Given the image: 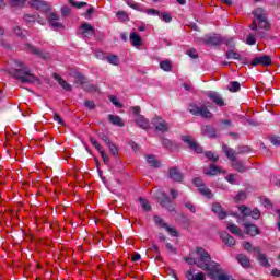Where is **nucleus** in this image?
<instances>
[{"instance_id": "nucleus-1", "label": "nucleus", "mask_w": 280, "mask_h": 280, "mask_svg": "<svg viewBox=\"0 0 280 280\" xmlns=\"http://www.w3.org/2000/svg\"><path fill=\"white\" fill-rule=\"evenodd\" d=\"M196 255L198 258L185 257L184 260L189 266H197L201 270L208 272V277H212L215 272H220V262L211 260V255L202 247L196 248Z\"/></svg>"}, {"instance_id": "nucleus-2", "label": "nucleus", "mask_w": 280, "mask_h": 280, "mask_svg": "<svg viewBox=\"0 0 280 280\" xmlns=\"http://www.w3.org/2000/svg\"><path fill=\"white\" fill-rule=\"evenodd\" d=\"M15 69L10 71V74L22 82L23 84H32V82H36V75L32 73V70L25 66L23 61L14 60Z\"/></svg>"}, {"instance_id": "nucleus-3", "label": "nucleus", "mask_w": 280, "mask_h": 280, "mask_svg": "<svg viewBox=\"0 0 280 280\" xmlns=\"http://www.w3.org/2000/svg\"><path fill=\"white\" fill-rule=\"evenodd\" d=\"M155 198H156L159 205L163 209H167L170 211V213H174V211H176V208H174V206L172 205V199L170 198V195H167L165 191L158 190L155 192Z\"/></svg>"}, {"instance_id": "nucleus-4", "label": "nucleus", "mask_w": 280, "mask_h": 280, "mask_svg": "<svg viewBox=\"0 0 280 280\" xmlns=\"http://www.w3.org/2000/svg\"><path fill=\"white\" fill-rule=\"evenodd\" d=\"M188 110L191 115H195V117H205L206 119H211L213 117V114H211L206 106L199 107L196 104H190Z\"/></svg>"}, {"instance_id": "nucleus-5", "label": "nucleus", "mask_w": 280, "mask_h": 280, "mask_svg": "<svg viewBox=\"0 0 280 280\" xmlns=\"http://www.w3.org/2000/svg\"><path fill=\"white\" fill-rule=\"evenodd\" d=\"M31 8H34L38 12H42V14H47L48 12H51V4L47 1L43 0H31L30 1Z\"/></svg>"}, {"instance_id": "nucleus-6", "label": "nucleus", "mask_w": 280, "mask_h": 280, "mask_svg": "<svg viewBox=\"0 0 280 280\" xmlns=\"http://www.w3.org/2000/svg\"><path fill=\"white\" fill-rule=\"evenodd\" d=\"M182 141H184V143H187V145H189L190 150H194V152H196V154H202V152H205L202 147L198 142H196V140H194V138H191V136H183Z\"/></svg>"}, {"instance_id": "nucleus-7", "label": "nucleus", "mask_w": 280, "mask_h": 280, "mask_svg": "<svg viewBox=\"0 0 280 280\" xmlns=\"http://www.w3.org/2000/svg\"><path fill=\"white\" fill-rule=\"evenodd\" d=\"M153 220L158 226H160L161 229H165L170 233V235H172V237H178V230L167 225V223H165V221H163L161 217L154 215Z\"/></svg>"}, {"instance_id": "nucleus-8", "label": "nucleus", "mask_w": 280, "mask_h": 280, "mask_svg": "<svg viewBox=\"0 0 280 280\" xmlns=\"http://www.w3.org/2000/svg\"><path fill=\"white\" fill-rule=\"evenodd\" d=\"M168 178L173 180V183H183L185 179V175L180 172L178 166H173L168 168Z\"/></svg>"}, {"instance_id": "nucleus-9", "label": "nucleus", "mask_w": 280, "mask_h": 280, "mask_svg": "<svg viewBox=\"0 0 280 280\" xmlns=\"http://www.w3.org/2000/svg\"><path fill=\"white\" fill-rule=\"evenodd\" d=\"M254 253H257V261L259 266H262V268H270V261L268 260V256L264 253H261L260 247H254Z\"/></svg>"}, {"instance_id": "nucleus-10", "label": "nucleus", "mask_w": 280, "mask_h": 280, "mask_svg": "<svg viewBox=\"0 0 280 280\" xmlns=\"http://www.w3.org/2000/svg\"><path fill=\"white\" fill-rule=\"evenodd\" d=\"M153 124L155 126V130H159V132H170V125L167 121L161 118V116H155L153 118Z\"/></svg>"}, {"instance_id": "nucleus-11", "label": "nucleus", "mask_w": 280, "mask_h": 280, "mask_svg": "<svg viewBox=\"0 0 280 280\" xmlns=\"http://www.w3.org/2000/svg\"><path fill=\"white\" fill-rule=\"evenodd\" d=\"M243 226L245 229L246 235H250V237H257V235H261V230L258 229L257 225L244 221Z\"/></svg>"}, {"instance_id": "nucleus-12", "label": "nucleus", "mask_w": 280, "mask_h": 280, "mask_svg": "<svg viewBox=\"0 0 280 280\" xmlns=\"http://www.w3.org/2000/svg\"><path fill=\"white\" fill-rule=\"evenodd\" d=\"M257 65H261L262 67H270L272 65V58L269 55L255 57L252 60V67H257Z\"/></svg>"}, {"instance_id": "nucleus-13", "label": "nucleus", "mask_w": 280, "mask_h": 280, "mask_svg": "<svg viewBox=\"0 0 280 280\" xmlns=\"http://www.w3.org/2000/svg\"><path fill=\"white\" fill-rule=\"evenodd\" d=\"M202 43H205V45H210L211 47H220V45L224 43V39L220 35H211L208 38H203Z\"/></svg>"}, {"instance_id": "nucleus-14", "label": "nucleus", "mask_w": 280, "mask_h": 280, "mask_svg": "<svg viewBox=\"0 0 280 280\" xmlns=\"http://www.w3.org/2000/svg\"><path fill=\"white\" fill-rule=\"evenodd\" d=\"M212 213H215L219 218V220H225V218L229 217V213L224 208H222V205L220 202L212 203Z\"/></svg>"}, {"instance_id": "nucleus-15", "label": "nucleus", "mask_w": 280, "mask_h": 280, "mask_svg": "<svg viewBox=\"0 0 280 280\" xmlns=\"http://www.w3.org/2000/svg\"><path fill=\"white\" fill-rule=\"evenodd\" d=\"M201 135L203 137H208L209 139H215L218 137V131L211 125H202Z\"/></svg>"}, {"instance_id": "nucleus-16", "label": "nucleus", "mask_w": 280, "mask_h": 280, "mask_svg": "<svg viewBox=\"0 0 280 280\" xmlns=\"http://www.w3.org/2000/svg\"><path fill=\"white\" fill-rule=\"evenodd\" d=\"M47 21L49 25L52 27V30H56L57 27L65 30V25L58 21H60V16L56 13H50L47 18Z\"/></svg>"}, {"instance_id": "nucleus-17", "label": "nucleus", "mask_w": 280, "mask_h": 280, "mask_svg": "<svg viewBox=\"0 0 280 280\" xmlns=\"http://www.w3.org/2000/svg\"><path fill=\"white\" fill-rule=\"evenodd\" d=\"M220 238L222 240V242L225 243V246H229L230 248L237 244L235 237L231 236V234H229L228 232H221Z\"/></svg>"}, {"instance_id": "nucleus-18", "label": "nucleus", "mask_w": 280, "mask_h": 280, "mask_svg": "<svg viewBox=\"0 0 280 280\" xmlns=\"http://www.w3.org/2000/svg\"><path fill=\"white\" fill-rule=\"evenodd\" d=\"M52 78L58 82L59 86H61L63 91H68V92L72 91L71 84H69L62 77H60V74L54 73Z\"/></svg>"}, {"instance_id": "nucleus-19", "label": "nucleus", "mask_w": 280, "mask_h": 280, "mask_svg": "<svg viewBox=\"0 0 280 280\" xmlns=\"http://www.w3.org/2000/svg\"><path fill=\"white\" fill-rule=\"evenodd\" d=\"M176 221L183 226V229L189 230L191 228V219L187 218L184 213H179Z\"/></svg>"}, {"instance_id": "nucleus-20", "label": "nucleus", "mask_w": 280, "mask_h": 280, "mask_svg": "<svg viewBox=\"0 0 280 280\" xmlns=\"http://www.w3.org/2000/svg\"><path fill=\"white\" fill-rule=\"evenodd\" d=\"M209 100H211L217 106H224V98L218 92H209Z\"/></svg>"}, {"instance_id": "nucleus-21", "label": "nucleus", "mask_w": 280, "mask_h": 280, "mask_svg": "<svg viewBox=\"0 0 280 280\" xmlns=\"http://www.w3.org/2000/svg\"><path fill=\"white\" fill-rule=\"evenodd\" d=\"M222 152L225 154V156L229 159V161H235L237 160V152L233 149H231L230 147H228L226 144L222 145Z\"/></svg>"}, {"instance_id": "nucleus-22", "label": "nucleus", "mask_w": 280, "mask_h": 280, "mask_svg": "<svg viewBox=\"0 0 280 280\" xmlns=\"http://www.w3.org/2000/svg\"><path fill=\"white\" fill-rule=\"evenodd\" d=\"M136 125L142 130H148V128H150V120L143 117V115H138L136 117Z\"/></svg>"}, {"instance_id": "nucleus-23", "label": "nucleus", "mask_w": 280, "mask_h": 280, "mask_svg": "<svg viewBox=\"0 0 280 280\" xmlns=\"http://www.w3.org/2000/svg\"><path fill=\"white\" fill-rule=\"evenodd\" d=\"M256 19L258 21L259 30H270V22L268 21V15L266 13L265 15H259Z\"/></svg>"}, {"instance_id": "nucleus-24", "label": "nucleus", "mask_w": 280, "mask_h": 280, "mask_svg": "<svg viewBox=\"0 0 280 280\" xmlns=\"http://www.w3.org/2000/svg\"><path fill=\"white\" fill-rule=\"evenodd\" d=\"M108 121L112 122L113 126H118V128H124V126H126L124 119H121V117L117 115L109 114Z\"/></svg>"}, {"instance_id": "nucleus-25", "label": "nucleus", "mask_w": 280, "mask_h": 280, "mask_svg": "<svg viewBox=\"0 0 280 280\" xmlns=\"http://www.w3.org/2000/svg\"><path fill=\"white\" fill-rule=\"evenodd\" d=\"M186 279L187 280H207V277L205 276V272L194 273V270L189 269L186 272Z\"/></svg>"}, {"instance_id": "nucleus-26", "label": "nucleus", "mask_w": 280, "mask_h": 280, "mask_svg": "<svg viewBox=\"0 0 280 280\" xmlns=\"http://www.w3.org/2000/svg\"><path fill=\"white\" fill-rule=\"evenodd\" d=\"M28 49L32 51V54H34V56H37V58H40L42 60H47L49 58V52H44L32 45L28 46Z\"/></svg>"}, {"instance_id": "nucleus-27", "label": "nucleus", "mask_w": 280, "mask_h": 280, "mask_svg": "<svg viewBox=\"0 0 280 280\" xmlns=\"http://www.w3.org/2000/svg\"><path fill=\"white\" fill-rule=\"evenodd\" d=\"M236 260L242 266V268H250V259L247 258L245 254H238Z\"/></svg>"}, {"instance_id": "nucleus-28", "label": "nucleus", "mask_w": 280, "mask_h": 280, "mask_svg": "<svg viewBox=\"0 0 280 280\" xmlns=\"http://www.w3.org/2000/svg\"><path fill=\"white\" fill-rule=\"evenodd\" d=\"M129 40L132 45V47H141V36L137 34V32H132L129 36Z\"/></svg>"}, {"instance_id": "nucleus-29", "label": "nucleus", "mask_w": 280, "mask_h": 280, "mask_svg": "<svg viewBox=\"0 0 280 280\" xmlns=\"http://www.w3.org/2000/svg\"><path fill=\"white\" fill-rule=\"evenodd\" d=\"M145 159L150 167H154V168L161 167V161L156 160L155 155H147Z\"/></svg>"}, {"instance_id": "nucleus-30", "label": "nucleus", "mask_w": 280, "mask_h": 280, "mask_svg": "<svg viewBox=\"0 0 280 280\" xmlns=\"http://www.w3.org/2000/svg\"><path fill=\"white\" fill-rule=\"evenodd\" d=\"M213 280H231V277L226 273H222V266L219 264V272H214L213 277H210Z\"/></svg>"}, {"instance_id": "nucleus-31", "label": "nucleus", "mask_w": 280, "mask_h": 280, "mask_svg": "<svg viewBox=\"0 0 280 280\" xmlns=\"http://www.w3.org/2000/svg\"><path fill=\"white\" fill-rule=\"evenodd\" d=\"M81 30H83L82 34H84L85 36H92V34H95V27H93L89 23H83L81 25Z\"/></svg>"}, {"instance_id": "nucleus-32", "label": "nucleus", "mask_w": 280, "mask_h": 280, "mask_svg": "<svg viewBox=\"0 0 280 280\" xmlns=\"http://www.w3.org/2000/svg\"><path fill=\"white\" fill-rule=\"evenodd\" d=\"M206 174L207 176H218V174H222V168L215 164H210L209 171Z\"/></svg>"}, {"instance_id": "nucleus-33", "label": "nucleus", "mask_w": 280, "mask_h": 280, "mask_svg": "<svg viewBox=\"0 0 280 280\" xmlns=\"http://www.w3.org/2000/svg\"><path fill=\"white\" fill-rule=\"evenodd\" d=\"M232 167H234L236 172H240V174H244V172H246V166L240 160L232 161Z\"/></svg>"}, {"instance_id": "nucleus-34", "label": "nucleus", "mask_w": 280, "mask_h": 280, "mask_svg": "<svg viewBox=\"0 0 280 280\" xmlns=\"http://www.w3.org/2000/svg\"><path fill=\"white\" fill-rule=\"evenodd\" d=\"M225 58L228 60H242V55L233 49H230L225 52Z\"/></svg>"}, {"instance_id": "nucleus-35", "label": "nucleus", "mask_w": 280, "mask_h": 280, "mask_svg": "<svg viewBox=\"0 0 280 280\" xmlns=\"http://www.w3.org/2000/svg\"><path fill=\"white\" fill-rule=\"evenodd\" d=\"M161 143L163 145V148H165L166 150H174V148H176V142L163 137L161 139Z\"/></svg>"}, {"instance_id": "nucleus-36", "label": "nucleus", "mask_w": 280, "mask_h": 280, "mask_svg": "<svg viewBox=\"0 0 280 280\" xmlns=\"http://www.w3.org/2000/svg\"><path fill=\"white\" fill-rule=\"evenodd\" d=\"M238 211L243 215V222H246V218H250L252 210L249 207L242 205L238 207Z\"/></svg>"}, {"instance_id": "nucleus-37", "label": "nucleus", "mask_w": 280, "mask_h": 280, "mask_svg": "<svg viewBox=\"0 0 280 280\" xmlns=\"http://www.w3.org/2000/svg\"><path fill=\"white\" fill-rule=\"evenodd\" d=\"M198 191L199 194H201V196H205L209 200H211V198L213 197V192L205 184L202 187L198 188Z\"/></svg>"}, {"instance_id": "nucleus-38", "label": "nucleus", "mask_w": 280, "mask_h": 280, "mask_svg": "<svg viewBox=\"0 0 280 280\" xmlns=\"http://www.w3.org/2000/svg\"><path fill=\"white\" fill-rule=\"evenodd\" d=\"M228 231H230V233H232L233 235L242 236V229H240V226L234 223L228 224Z\"/></svg>"}, {"instance_id": "nucleus-39", "label": "nucleus", "mask_w": 280, "mask_h": 280, "mask_svg": "<svg viewBox=\"0 0 280 280\" xmlns=\"http://www.w3.org/2000/svg\"><path fill=\"white\" fill-rule=\"evenodd\" d=\"M13 32L22 40H27V31H22L21 27L16 26L13 28Z\"/></svg>"}, {"instance_id": "nucleus-40", "label": "nucleus", "mask_w": 280, "mask_h": 280, "mask_svg": "<svg viewBox=\"0 0 280 280\" xmlns=\"http://www.w3.org/2000/svg\"><path fill=\"white\" fill-rule=\"evenodd\" d=\"M242 89V85L237 81L230 82V85L228 86V91L231 93H238V91Z\"/></svg>"}, {"instance_id": "nucleus-41", "label": "nucleus", "mask_w": 280, "mask_h": 280, "mask_svg": "<svg viewBox=\"0 0 280 280\" xmlns=\"http://www.w3.org/2000/svg\"><path fill=\"white\" fill-rule=\"evenodd\" d=\"M38 19H39L38 13L25 14V15L23 16V20H24L26 23H36V21H38Z\"/></svg>"}, {"instance_id": "nucleus-42", "label": "nucleus", "mask_w": 280, "mask_h": 280, "mask_svg": "<svg viewBox=\"0 0 280 280\" xmlns=\"http://www.w3.org/2000/svg\"><path fill=\"white\" fill-rule=\"evenodd\" d=\"M138 200L144 211H152V206L145 198L139 197Z\"/></svg>"}, {"instance_id": "nucleus-43", "label": "nucleus", "mask_w": 280, "mask_h": 280, "mask_svg": "<svg viewBox=\"0 0 280 280\" xmlns=\"http://www.w3.org/2000/svg\"><path fill=\"white\" fill-rule=\"evenodd\" d=\"M203 154L206 159H209V161H212V163H218V161H220V156L213 153V151H206Z\"/></svg>"}, {"instance_id": "nucleus-44", "label": "nucleus", "mask_w": 280, "mask_h": 280, "mask_svg": "<svg viewBox=\"0 0 280 280\" xmlns=\"http://www.w3.org/2000/svg\"><path fill=\"white\" fill-rule=\"evenodd\" d=\"M107 148H108L112 156H118L119 155V149L117 148V145H115V143L109 142L107 144Z\"/></svg>"}, {"instance_id": "nucleus-45", "label": "nucleus", "mask_w": 280, "mask_h": 280, "mask_svg": "<svg viewBox=\"0 0 280 280\" xmlns=\"http://www.w3.org/2000/svg\"><path fill=\"white\" fill-rule=\"evenodd\" d=\"M160 68L162 71H172V62L168 60H164L160 62Z\"/></svg>"}, {"instance_id": "nucleus-46", "label": "nucleus", "mask_w": 280, "mask_h": 280, "mask_svg": "<svg viewBox=\"0 0 280 280\" xmlns=\"http://www.w3.org/2000/svg\"><path fill=\"white\" fill-rule=\"evenodd\" d=\"M75 84H86V77H84L82 73L77 72L75 75Z\"/></svg>"}, {"instance_id": "nucleus-47", "label": "nucleus", "mask_w": 280, "mask_h": 280, "mask_svg": "<svg viewBox=\"0 0 280 280\" xmlns=\"http://www.w3.org/2000/svg\"><path fill=\"white\" fill-rule=\"evenodd\" d=\"M68 2L70 3V5L77 8L78 10H82V8H85V5H88L86 2H77L75 0H68Z\"/></svg>"}, {"instance_id": "nucleus-48", "label": "nucleus", "mask_w": 280, "mask_h": 280, "mask_svg": "<svg viewBox=\"0 0 280 280\" xmlns=\"http://www.w3.org/2000/svg\"><path fill=\"white\" fill-rule=\"evenodd\" d=\"M249 217L253 219V220H259V218H261V210L258 209V208H254L249 214Z\"/></svg>"}, {"instance_id": "nucleus-49", "label": "nucleus", "mask_w": 280, "mask_h": 280, "mask_svg": "<svg viewBox=\"0 0 280 280\" xmlns=\"http://www.w3.org/2000/svg\"><path fill=\"white\" fill-rule=\"evenodd\" d=\"M246 45H256L257 44V38L255 37V34L249 33L247 35V38L245 40Z\"/></svg>"}, {"instance_id": "nucleus-50", "label": "nucleus", "mask_w": 280, "mask_h": 280, "mask_svg": "<svg viewBox=\"0 0 280 280\" xmlns=\"http://www.w3.org/2000/svg\"><path fill=\"white\" fill-rule=\"evenodd\" d=\"M90 143H92L93 148H95V150H97L98 152L104 150V148H102L100 142H97V140L95 138H93L92 136H90Z\"/></svg>"}, {"instance_id": "nucleus-51", "label": "nucleus", "mask_w": 280, "mask_h": 280, "mask_svg": "<svg viewBox=\"0 0 280 280\" xmlns=\"http://www.w3.org/2000/svg\"><path fill=\"white\" fill-rule=\"evenodd\" d=\"M252 14L258 19L259 16H264L266 14V10L264 8H257L256 10L252 11Z\"/></svg>"}, {"instance_id": "nucleus-52", "label": "nucleus", "mask_w": 280, "mask_h": 280, "mask_svg": "<svg viewBox=\"0 0 280 280\" xmlns=\"http://www.w3.org/2000/svg\"><path fill=\"white\" fill-rule=\"evenodd\" d=\"M250 153V147L244 145V147H237L236 154H248Z\"/></svg>"}, {"instance_id": "nucleus-53", "label": "nucleus", "mask_w": 280, "mask_h": 280, "mask_svg": "<svg viewBox=\"0 0 280 280\" xmlns=\"http://www.w3.org/2000/svg\"><path fill=\"white\" fill-rule=\"evenodd\" d=\"M109 102H112V104H114V106L117 108H124V105L117 100V96L115 95L109 96Z\"/></svg>"}, {"instance_id": "nucleus-54", "label": "nucleus", "mask_w": 280, "mask_h": 280, "mask_svg": "<svg viewBox=\"0 0 280 280\" xmlns=\"http://www.w3.org/2000/svg\"><path fill=\"white\" fill-rule=\"evenodd\" d=\"M107 62L117 67V63L119 62V57H117L116 55H110L107 57Z\"/></svg>"}, {"instance_id": "nucleus-55", "label": "nucleus", "mask_w": 280, "mask_h": 280, "mask_svg": "<svg viewBox=\"0 0 280 280\" xmlns=\"http://www.w3.org/2000/svg\"><path fill=\"white\" fill-rule=\"evenodd\" d=\"M98 139H101V141H104V143L106 145H109V143H113L110 141V138H108V136L106 133H104V132L98 133Z\"/></svg>"}, {"instance_id": "nucleus-56", "label": "nucleus", "mask_w": 280, "mask_h": 280, "mask_svg": "<svg viewBox=\"0 0 280 280\" xmlns=\"http://www.w3.org/2000/svg\"><path fill=\"white\" fill-rule=\"evenodd\" d=\"M102 159H103V163H105V165H108V163H110V158H108V154H106V152L104 151V149H102L101 151H98Z\"/></svg>"}, {"instance_id": "nucleus-57", "label": "nucleus", "mask_w": 280, "mask_h": 280, "mask_svg": "<svg viewBox=\"0 0 280 280\" xmlns=\"http://www.w3.org/2000/svg\"><path fill=\"white\" fill-rule=\"evenodd\" d=\"M84 106L88 110H95V102L94 101H84Z\"/></svg>"}, {"instance_id": "nucleus-58", "label": "nucleus", "mask_w": 280, "mask_h": 280, "mask_svg": "<svg viewBox=\"0 0 280 280\" xmlns=\"http://www.w3.org/2000/svg\"><path fill=\"white\" fill-rule=\"evenodd\" d=\"M269 140L272 143V145H276V148H279V145H280V137L279 136H271Z\"/></svg>"}, {"instance_id": "nucleus-59", "label": "nucleus", "mask_w": 280, "mask_h": 280, "mask_svg": "<svg viewBox=\"0 0 280 280\" xmlns=\"http://www.w3.org/2000/svg\"><path fill=\"white\" fill-rule=\"evenodd\" d=\"M116 16L120 19V21H128V14H126V11H118Z\"/></svg>"}, {"instance_id": "nucleus-60", "label": "nucleus", "mask_w": 280, "mask_h": 280, "mask_svg": "<svg viewBox=\"0 0 280 280\" xmlns=\"http://www.w3.org/2000/svg\"><path fill=\"white\" fill-rule=\"evenodd\" d=\"M195 187H198V189L202 186H205V182H202V179L200 177H196L192 180Z\"/></svg>"}, {"instance_id": "nucleus-61", "label": "nucleus", "mask_w": 280, "mask_h": 280, "mask_svg": "<svg viewBox=\"0 0 280 280\" xmlns=\"http://www.w3.org/2000/svg\"><path fill=\"white\" fill-rule=\"evenodd\" d=\"M184 207L189 210L190 213H196V206L191 202H184Z\"/></svg>"}, {"instance_id": "nucleus-62", "label": "nucleus", "mask_w": 280, "mask_h": 280, "mask_svg": "<svg viewBox=\"0 0 280 280\" xmlns=\"http://www.w3.org/2000/svg\"><path fill=\"white\" fill-rule=\"evenodd\" d=\"M150 250L156 255V259H161V250H159V246H156V244H153Z\"/></svg>"}, {"instance_id": "nucleus-63", "label": "nucleus", "mask_w": 280, "mask_h": 280, "mask_svg": "<svg viewBox=\"0 0 280 280\" xmlns=\"http://www.w3.org/2000/svg\"><path fill=\"white\" fill-rule=\"evenodd\" d=\"M162 21L164 23H172V15L167 12L162 13Z\"/></svg>"}, {"instance_id": "nucleus-64", "label": "nucleus", "mask_w": 280, "mask_h": 280, "mask_svg": "<svg viewBox=\"0 0 280 280\" xmlns=\"http://www.w3.org/2000/svg\"><path fill=\"white\" fill-rule=\"evenodd\" d=\"M241 200H246V192L245 191H240L236 197H235V201L236 202H241Z\"/></svg>"}]
</instances>
